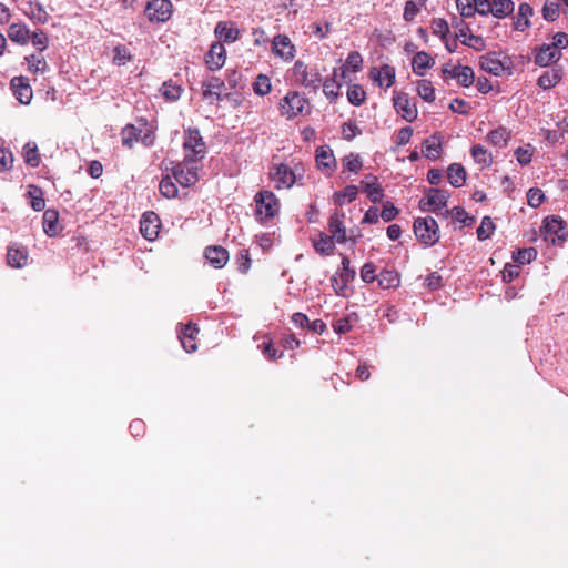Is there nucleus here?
Returning a JSON list of instances; mask_svg holds the SVG:
<instances>
[{
    "label": "nucleus",
    "mask_w": 568,
    "mask_h": 568,
    "mask_svg": "<svg viewBox=\"0 0 568 568\" xmlns=\"http://www.w3.org/2000/svg\"><path fill=\"white\" fill-rule=\"evenodd\" d=\"M160 229L159 216L154 212H146L140 222V232L144 239L153 241L156 239Z\"/></svg>",
    "instance_id": "15"
},
{
    "label": "nucleus",
    "mask_w": 568,
    "mask_h": 568,
    "mask_svg": "<svg viewBox=\"0 0 568 568\" xmlns=\"http://www.w3.org/2000/svg\"><path fill=\"white\" fill-rule=\"evenodd\" d=\"M215 34L220 40L225 42H234L237 40L240 31L233 24L227 22H219L215 27Z\"/></svg>",
    "instance_id": "28"
},
{
    "label": "nucleus",
    "mask_w": 568,
    "mask_h": 568,
    "mask_svg": "<svg viewBox=\"0 0 568 568\" xmlns=\"http://www.w3.org/2000/svg\"><path fill=\"white\" fill-rule=\"evenodd\" d=\"M159 189L161 194L168 199H173L178 194V187L169 175L161 180Z\"/></svg>",
    "instance_id": "46"
},
{
    "label": "nucleus",
    "mask_w": 568,
    "mask_h": 568,
    "mask_svg": "<svg viewBox=\"0 0 568 568\" xmlns=\"http://www.w3.org/2000/svg\"><path fill=\"white\" fill-rule=\"evenodd\" d=\"M545 200V195L541 190L537 187H531L527 192V203L531 207H538Z\"/></svg>",
    "instance_id": "59"
},
{
    "label": "nucleus",
    "mask_w": 568,
    "mask_h": 568,
    "mask_svg": "<svg viewBox=\"0 0 568 568\" xmlns=\"http://www.w3.org/2000/svg\"><path fill=\"white\" fill-rule=\"evenodd\" d=\"M394 106L406 121L413 122L417 118V108L410 103L408 95L403 92H396L393 98Z\"/></svg>",
    "instance_id": "12"
},
{
    "label": "nucleus",
    "mask_w": 568,
    "mask_h": 568,
    "mask_svg": "<svg viewBox=\"0 0 568 568\" xmlns=\"http://www.w3.org/2000/svg\"><path fill=\"white\" fill-rule=\"evenodd\" d=\"M273 52L275 55L287 61L294 58L295 47L287 36L277 34L273 39Z\"/></svg>",
    "instance_id": "16"
},
{
    "label": "nucleus",
    "mask_w": 568,
    "mask_h": 568,
    "mask_svg": "<svg viewBox=\"0 0 568 568\" xmlns=\"http://www.w3.org/2000/svg\"><path fill=\"white\" fill-rule=\"evenodd\" d=\"M369 77L373 81L377 82L379 87L389 88L395 82V68L389 64H384L379 69L372 68Z\"/></svg>",
    "instance_id": "17"
},
{
    "label": "nucleus",
    "mask_w": 568,
    "mask_h": 568,
    "mask_svg": "<svg viewBox=\"0 0 568 568\" xmlns=\"http://www.w3.org/2000/svg\"><path fill=\"white\" fill-rule=\"evenodd\" d=\"M271 80L265 74H258L253 83V91L255 94L264 97L271 91Z\"/></svg>",
    "instance_id": "43"
},
{
    "label": "nucleus",
    "mask_w": 568,
    "mask_h": 568,
    "mask_svg": "<svg viewBox=\"0 0 568 568\" xmlns=\"http://www.w3.org/2000/svg\"><path fill=\"white\" fill-rule=\"evenodd\" d=\"M534 146L530 144L526 146H520L515 150V156L516 160L520 165H527L531 162L532 154H534Z\"/></svg>",
    "instance_id": "48"
},
{
    "label": "nucleus",
    "mask_w": 568,
    "mask_h": 568,
    "mask_svg": "<svg viewBox=\"0 0 568 568\" xmlns=\"http://www.w3.org/2000/svg\"><path fill=\"white\" fill-rule=\"evenodd\" d=\"M423 4H424L423 0H418V3L415 0L407 1L405 3L404 14H403L404 19L406 21H413L419 11V7H422Z\"/></svg>",
    "instance_id": "55"
},
{
    "label": "nucleus",
    "mask_w": 568,
    "mask_h": 568,
    "mask_svg": "<svg viewBox=\"0 0 568 568\" xmlns=\"http://www.w3.org/2000/svg\"><path fill=\"white\" fill-rule=\"evenodd\" d=\"M11 89L13 91L17 100L22 104H29L33 97L32 88L29 83L28 78L24 77H14L10 82Z\"/></svg>",
    "instance_id": "14"
},
{
    "label": "nucleus",
    "mask_w": 568,
    "mask_h": 568,
    "mask_svg": "<svg viewBox=\"0 0 568 568\" xmlns=\"http://www.w3.org/2000/svg\"><path fill=\"white\" fill-rule=\"evenodd\" d=\"M292 74L294 80L305 88L317 89L322 82V77L316 68H310L303 61L294 63Z\"/></svg>",
    "instance_id": "4"
},
{
    "label": "nucleus",
    "mask_w": 568,
    "mask_h": 568,
    "mask_svg": "<svg viewBox=\"0 0 568 568\" xmlns=\"http://www.w3.org/2000/svg\"><path fill=\"white\" fill-rule=\"evenodd\" d=\"M29 196L31 197V206L34 211H42L44 209V199L42 196V191L41 189L34 186V185H31L29 187Z\"/></svg>",
    "instance_id": "47"
},
{
    "label": "nucleus",
    "mask_w": 568,
    "mask_h": 568,
    "mask_svg": "<svg viewBox=\"0 0 568 568\" xmlns=\"http://www.w3.org/2000/svg\"><path fill=\"white\" fill-rule=\"evenodd\" d=\"M203 98L210 103L219 102L223 99V92L226 90L225 82L217 77H210L202 83Z\"/></svg>",
    "instance_id": "11"
},
{
    "label": "nucleus",
    "mask_w": 568,
    "mask_h": 568,
    "mask_svg": "<svg viewBox=\"0 0 568 568\" xmlns=\"http://www.w3.org/2000/svg\"><path fill=\"white\" fill-rule=\"evenodd\" d=\"M22 155L26 164L31 168H37L40 164V154L36 142H28L22 149Z\"/></svg>",
    "instance_id": "35"
},
{
    "label": "nucleus",
    "mask_w": 568,
    "mask_h": 568,
    "mask_svg": "<svg viewBox=\"0 0 568 568\" xmlns=\"http://www.w3.org/2000/svg\"><path fill=\"white\" fill-rule=\"evenodd\" d=\"M366 93L358 84H353L347 90V99L353 105H361L365 101Z\"/></svg>",
    "instance_id": "44"
},
{
    "label": "nucleus",
    "mask_w": 568,
    "mask_h": 568,
    "mask_svg": "<svg viewBox=\"0 0 568 568\" xmlns=\"http://www.w3.org/2000/svg\"><path fill=\"white\" fill-rule=\"evenodd\" d=\"M566 222L558 215L547 216L541 226V232L547 242L562 244L566 240Z\"/></svg>",
    "instance_id": "3"
},
{
    "label": "nucleus",
    "mask_w": 568,
    "mask_h": 568,
    "mask_svg": "<svg viewBox=\"0 0 568 568\" xmlns=\"http://www.w3.org/2000/svg\"><path fill=\"white\" fill-rule=\"evenodd\" d=\"M537 257V251L535 247L520 248L513 253V260L518 264H529Z\"/></svg>",
    "instance_id": "41"
},
{
    "label": "nucleus",
    "mask_w": 568,
    "mask_h": 568,
    "mask_svg": "<svg viewBox=\"0 0 568 568\" xmlns=\"http://www.w3.org/2000/svg\"><path fill=\"white\" fill-rule=\"evenodd\" d=\"M471 156L476 163L484 166H489L493 163L491 154L480 144H476L471 148Z\"/></svg>",
    "instance_id": "40"
},
{
    "label": "nucleus",
    "mask_w": 568,
    "mask_h": 568,
    "mask_svg": "<svg viewBox=\"0 0 568 568\" xmlns=\"http://www.w3.org/2000/svg\"><path fill=\"white\" fill-rule=\"evenodd\" d=\"M183 148L187 161H201L206 154V146L201 136L200 130L189 128L184 131Z\"/></svg>",
    "instance_id": "2"
},
{
    "label": "nucleus",
    "mask_w": 568,
    "mask_h": 568,
    "mask_svg": "<svg viewBox=\"0 0 568 568\" xmlns=\"http://www.w3.org/2000/svg\"><path fill=\"white\" fill-rule=\"evenodd\" d=\"M225 59L226 50L224 45L221 42H215L206 53L205 62L210 70H219L224 65Z\"/></svg>",
    "instance_id": "18"
},
{
    "label": "nucleus",
    "mask_w": 568,
    "mask_h": 568,
    "mask_svg": "<svg viewBox=\"0 0 568 568\" xmlns=\"http://www.w3.org/2000/svg\"><path fill=\"white\" fill-rule=\"evenodd\" d=\"M13 154L6 148H0V172L10 171L13 165Z\"/></svg>",
    "instance_id": "56"
},
{
    "label": "nucleus",
    "mask_w": 568,
    "mask_h": 568,
    "mask_svg": "<svg viewBox=\"0 0 568 568\" xmlns=\"http://www.w3.org/2000/svg\"><path fill=\"white\" fill-rule=\"evenodd\" d=\"M162 94L171 101H176L181 97L182 89L180 85H173L171 83H163L161 89Z\"/></svg>",
    "instance_id": "62"
},
{
    "label": "nucleus",
    "mask_w": 568,
    "mask_h": 568,
    "mask_svg": "<svg viewBox=\"0 0 568 568\" xmlns=\"http://www.w3.org/2000/svg\"><path fill=\"white\" fill-rule=\"evenodd\" d=\"M8 263L12 267H23L28 263V253L24 248L10 246L7 254Z\"/></svg>",
    "instance_id": "33"
},
{
    "label": "nucleus",
    "mask_w": 568,
    "mask_h": 568,
    "mask_svg": "<svg viewBox=\"0 0 568 568\" xmlns=\"http://www.w3.org/2000/svg\"><path fill=\"white\" fill-rule=\"evenodd\" d=\"M307 106V100L296 91L288 92L280 102V112L287 119H294L303 114Z\"/></svg>",
    "instance_id": "7"
},
{
    "label": "nucleus",
    "mask_w": 568,
    "mask_h": 568,
    "mask_svg": "<svg viewBox=\"0 0 568 568\" xmlns=\"http://www.w3.org/2000/svg\"><path fill=\"white\" fill-rule=\"evenodd\" d=\"M28 14L32 20L40 23H45L48 20V13L40 3L30 4V12Z\"/></svg>",
    "instance_id": "60"
},
{
    "label": "nucleus",
    "mask_w": 568,
    "mask_h": 568,
    "mask_svg": "<svg viewBox=\"0 0 568 568\" xmlns=\"http://www.w3.org/2000/svg\"><path fill=\"white\" fill-rule=\"evenodd\" d=\"M205 258L215 268H222L229 261V252L222 246H210L205 250Z\"/></svg>",
    "instance_id": "20"
},
{
    "label": "nucleus",
    "mask_w": 568,
    "mask_h": 568,
    "mask_svg": "<svg viewBox=\"0 0 568 568\" xmlns=\"http://www.w3.org/2000/svg\"><path fill=\"white\" fill-rule=\"evenodd\" d=\"M313 245L320 254L329 255L334 250V239L322 233L318 240H314Z\"/></svg>",
    "instance_id": "38"
},
{
    "label": "nucleus",
    "mask_w": 568,
    "mask_h": 568,
    "mask_svg": "<svg viewBox=\"0 0 568 568\" xmlns=\"http://www.w3.org/2000/svg\"><path fill=\"white\" fill-rule=\"evenodd\" d=\"M449 214L456 222L463 223L464 225H470L474 222V217L469 216L466 211L460 206H455L452 211L446 210L444 216L447 217Z\"/></svg>",
    "instance_id": "45"
},
{
    "label": "nucleus",
    "mask_w": 568,
    "mask_h": 568,
    "mask_svg": "<svg viewBox=\"0 0 568 568\" xmlns=\"http://www.w3.org/2000/svg\"><path fill=\"white\" fill-rule=\"evenodd\" d=\"M434 59L425 51H419L413 57L412 67L417 75H424L427 69L434 65Z\"/></svg>",
    "instance_id": "24"
},
{
    "label": "nucleus",
    "mask_w": 568,
    "mask_h": 568,
    "mask_svg": "<svg viewBox=\"0 0 568 568\" xmlns=\"http://www.w3.org/2000/svg\"><path fill=\"white\" fill-rule=\"evenodd\" d=\"M361 184L372 202L377 203L382 200L384 193L383 189L377 183L376 176L367 175L366 180H363Z\"/></svg>",
    "instance_id": "23"
},
{
    "label": "nucleus",
    "mask_w": 568,
    "mask_h": 568,
    "mask_svg": "<svg viewBox=\"0 0 568 568\" xmlns=\"http://www.w3.org/2000/svg\"><path fill=\"white\" fill-rule=\"evenodd\" d=\"M448 181L454 187H460L466 182V170L459 163H453L447 170Z\"/></svg>",
    "instance_id": "30"
},
{
    "label": "nucleus",
    "mask_w": 568,
    "mask_h": 568,
    "mask_svg": "<svg viewBox=\"0 0 568 568\" xmlns=\"http://www.w3.org/2000/svg\"><path fill=\"white\" fill-rule=\"evenodd\" d=\"M457 81L463 87H470L475 80L474 71L470 67H460L458 74H457Z\"/></svg>",
    "instance_id": "52"
},
{
    "label": "nucleus",
    "mask_w": 568,
    "mask_h": 568,
    "mask_svg": "<svg viewBox=\"0 0 568 568\" xmlns=\"http://www.w3.org/2000/svg\"><path fill=\"white\" fill-rule=\"evenodd\" d=\"M356 272L351 267V261L347 256L343 255L342 257V267L338 271V276L342 282V287L346 286L347 283L352 282L355 278Z\"/></svg>",
    "instance_id": "39"
},
{
    "label": "nucleus",
    "mask_w": 568,
    "mask_h": 568,
    "mask_svg": "<svg viewBox=\"0 0 568 568\" xmlns=\"http://www.w3.org/2000/svg\"><path fill=\"white\" fill-rule=\"evenodd\" d=\"M417 92L418 95L427 102H433L436 98L435 89L428 80H420L417 82Z\"/></svg>",
    "instance_id": "42"
},
{
    "label": "nucleus",
    "mask_w": 568,
    "mask_h": 568,
    "mask_svg": "<svg viewBox=\"0 0 568 568\" xmlns=\"http://www.w3.org/2000/svg\"><path fill=\"white\" fill-rule=\"evenodd\" d=\"M29 70L37 73V72H44L47 68L45 60L37 54H32L27 58Z\"/></svg>",
    "instance_id": "58"
},
{
    "label": "nucleus",
    "mask_w": 568,
    "mask_h": 568,
    "mask_svg": "<svg viewBox=\"0 0 568 568\" xmlns=\"http://www.w3.org/2000/svg\"><path fill=\"white\" fill-rule=\"evenodd\" d=\"M399 282L400 280L398 274L393 270H383L377 275L378 286L382 287L383 290L397 287L399 285Z\"/></svg>",
    "instance_id": "32"
},
{
    "label": "nucleus",
    "mask_w": 568,
    "mask_h": 568,
    "mask_svg": "<svg viewBox=\"0 0 568 568\" xmlns=\"http://www.w3.org/2000/svg\"><path fill=\"white\" fill-rule=\"evenodd\" d=\"M358 187L356 185H347L343 191L334 194V202L336 205L342 206L346 201L352 202L356 199Z\"/></svg>",
    "instance_id": "37"
},
{
    "label": "nucleus",
    "mask_w": 568,
    "mask_h": 568,
    "mask_svg": "<svg viewBox=\"0 0 568 568\" xmlns=\"http://www.w3.org/2000/svg\"><path fill=\"white\" fill-rule=\"evenodd\" d=\"M43 230L47 235L55 236L59 231V213L55 210H47L43 213Z\"/></svg>",
    "instance_id": "26"
},
{
    "label": "nucleus",
    "mask_w": 568,
    "mask_h": 568,
    "mask_svg": "<svg viewBox=\"0 0 568 568\" xmlns=\"http://www.w3.org/2000/svg\"><path fill=\"white\" fill-rule=\"evenodd\" d=\"M361 278L365 283L377 281L376 267L373 263H365L361 270Z\"/></svg>",
    "instance_id": "63"
},
{
    "label": "nucleus",
    "mask_w": 568,
    "mask_h": 568,
    "mask_svg": "<svg viewBox=\"0 0 568 568\" xmlns=\"http://www.w3.org/2000/svg\"><path fill=\"white\" fill-rule=\"evenodd\" d=\"M8 37L13 42L26 44L30 39V31L23 23H12L9 27Z\"/></svg>",
    "instance_id": "29"
},
{
    "label": "nucleus",
    "mask_w": 568,
    "mask_h": 568,
    "mask_svg": "<svg viewBox=\"0 0 568 568\" xmlns=\"http://www.w3.org/2000/svg\"><path fill=\"white\" fill-rule=\"evenodd\" d=\"M449 192L442 189H429L426 196L419 201L422 211H430L437 215H443L442 210L447 206Z\"/></svg>",
    "instance_id": "6"
},
{
    "label": "nucleus",
    "mask_w": 568,
    "mask_h": 568,
    "mask_svg": "<svg viewBox=\"0 0 568 568\" xmlns=\"http://www.w3.org/2000/svg\"><path fill=\"white\" fill-rule=\"evenodd\" d=\"M343 165L347 171L358 173L363 166V162L358 154L351 153L343 159Z\"/></svg>",
    "instance_id": "50"
},
{
    "label": "nucleus",
    "mask_w": 568,
    "mask_h": 568,
    "mask_svg": "<svg viewBox=\"0 0 568 568\" xmlns=\"http://www.w3.org/2000/svg\"><path fill=\"white\" fill-rule=\"evenodd\" d=\"M145 14L151 22H165L172 16L170 0H151L145 8Z\"/></svg>",
    "instance_id": "10"
},
{
    "label": "nucleus",
    "mask_w": 568,
    "mask_h": 568,
    "mask_svg": "<svg viewBox=\"0 0 568 568\" xmlns=\"http://www.w3.org/2000/svg\"><path fill=\"white\" fill-rule=\"evenodd\" d=\"M199 333V329L191 325V324H187L186 326H184L179 335V338L181 341V344L183 346V348L187 352V353H192V352H195L196 351V344H187V338L191 339V341H194L195 339V335Z\"/></svg>",
    "instance_id": "36"
},
{
    "label": "nucleus",
    "mask_w": 568,
    "mask_h": 568,
    "mask_svg": "<svg viewBox=\"0 0 568 568\" xmlns=\"http://www.w3.org/2000/svg\"><path fill=\"white\" fill-rule=\"evenodd\" d=\"M494 229H495V225H494L491 219L488 217V216H485L481 220V223H480V225L478 226V229L476 231L478 240L479 241H485V240L489 239V236L493 233Z\"/></svg>",
    "instance_id": "49"
},
{
    "label": "nucleus",
    "mask_w": 568,
    "mask_h": 568,
    "mask_svg": "<svg viewBox=\"0 0 568 568\" xmlns=\"http://www.w3.org/2000/svg\"><path fill=\"white\" fill-rule=\"evenodd\" d=\"M256 215L261 219L274 217L278 210L280 203L275 194L268 190L260 191L255 197Z\"/></svg>",
    "instance_id": "5"
},
{
    "label": "nucleus",
    "mask_w": 568,
    "mask_h": 568,
    "mask_svg": "<svg viewBox=\"0 0 568 568\" xmlns=\"http://www.w3.org/2000/svg\"><path fill=\"white\" fill-rule=\"evenodd\" d=\"M134 142H141L145 146H151L154 143V134L151 130H141L134 125H126L122 133V143L124 146L131 149Z\"/></svg>",
    "instance_id": "9"
},
{
    "label": "nucleus",
    "mask_w": 568,
    "mask_h": 568,
    "mask_svg": "<svg viewBox=\"0 0 568 568\" xmlns=\"http://www.w3.org/2000/svg\"><path fill=\"white\" fill-rule=\"evenodd\" d=\"M196 162L184 158L183 162L173 168V176L180 185L189 187L199 181V168L194 164Z\"/></svg>",
    "instance_id": "8"
},
{
    "label": "nucleus",
    "mask_w": 568,
    "mask_h": 568,
    "mask_svg": "<svg viewBox=\"0 0 568 568\" xmlns=\"http://www.w3.org/2000/svg\"><path fill=\"white\" fill-rule=\"evenodd\" d=\"M339 84L335 79H326L323 82V92L331 101H334L338 97Z\"/></svg>",
    "instance_id": "54"
},
{
    "label": "nucleus",
    "mask_w": 568,
    "mask_h": 568,
    "mask_svg": "<svg viewBox=\"0 0 568 568\" xmlns=\"http://www.w3.org/2000/svg\"><path fill=\"white\" fill-rule=\"evenodd\" d=\"M316 164L320 170L332 171L336 165L332 150L325 146L318 148L316 151Z\"/></svg>",
    "instance_id": "27"
},
{
    "label": "nucleus",
    "mask_w": 568,
    "mask_h": 568,
    "mask_svg": "<svg viewBox=\"0 0 568 568\" xmlns=\"http://www.w3.org/2000/svg\"><path fill=\"white\" fill-rule=\"evenodd\" d=\"M560 58L561 52L559 50L551 48L549 44H542L535 57V62L538 65L546 67Z\"/></svg>",
    "instance_id": "22"
},
{
    "label": "nucleus",
    "mask_w": 568,
    "mask_h": 568,
    "mask_svg": "<svg viewBox=\"0 0 568 568\" xmlns=\"http://www.w3.org/2000/svg\"><path fill=\"white\" fill-rule=\"evenodd\" d=\"M346 65L351 68L354 72H358L363 65V58L358 51L349 52L346 59Z\"/></svg>",
    "instance_id": "64"
},
{
    "label": "nucleus",
    "mask_w": 568,
    "mask_h": 568,
    "mask_svg": "<svg viewBox=\"0 0 568 568\" xmlns=\"http://www.w3.org/2000/svg\"><path fill=\"white\" fill-rule=\"evenodd\" d=\"M442 152V140L437 135L427 138L422 148V153L425 158L436 160L439 158Z\"/></svg>",
    "instance_id": "25"
},
{
    "label": "nucleus",
    "mask_w": 568,
    "mask_h": 568,
    "mask_svg": "<svg viewBox=\"0 0 568 568\" xmlns=\"http://www.w3.org/2000/svg\"><path fill=\"white\" fill-rule=\"evenodd\" d=\"M344 213L334 212L329 217L328 229L332 237L337 243H344L346 241V229L343 223Z\"/></svg>",
    "instance_id": "19"
},
{
    "label": "nucleus",
    "mask_w": 568,
    "mask_h": 568,
    "mask_svg": "<svg viewBox=\"0 0 568 568\" xmlns=\"http://www.w3.org/2000/svg\"><path fill=\"white\" fill-rule=\"evenodd\" d=\"M559 16V4L552 1H546L542 8V17L547 21H555Z\"/></svg>",
    "instance_id": "57"
},
{
    "label": "nucleus",
    "mask_w": 568,
    "mask_h": 568,
    "mask_svg": "<svg viewBox=\"0 0 568 568\" xmlns=\"http://www.w3.org/2000/svg\"><path fill=\"white\" fill-rule=\"evenodd\" d=\"M456 7L464 18H470L476 12L473 0H456Z\"/></svg>",
    "instance_id": "61"
},
{
    "label": "nucleus",
    "mask_w": 568,
    "mask_h": 568,
    "mask_svg": "<svg viewBox=\"0 0 568 568\" xmlns=\"http://www.w3.org/2000/svg\"><path fill=\"white\" fill-rule=\"evenodd\" d=\"M271 179L275 182L277 189H290L296 182L294 171L285 164L275 165L271 172Z\"/></svg>",
    "instance_id": "13"
},
{
    "label": "nucleus",
    "mask_w": 568,
    "mask_h": 568,
    "mask_svg": "<svg viewBox=\"0 0 568 568\" xmlns=\"http://www.w3.org/2000/svg\"><path fill=\"white\" fill-rule=\"evenodd\" d=\"M509 139L510 132L504 126L490 131L487 135V141L497 148L506 146Z\"/></svg>",
    "instance_id": "34"
},
{
    "label": "nucleus",
    "mask_w": 568,
    "mask_h": 568,
    "mask_svg": "<svg viewBox=\"0 0 568 568\" xmlns=\"http://www.w3.org/2000/svg\"><path fill=\"white\" fill-rule=\"evenodd\" d=\"M491 13L495 18L503 19L514 12L515 4L511 0H493L491 1Z\"/></svg>",
    "instance_id": "31"
},
{
    "label": "nucleus",
    "mask_w": 568,
    "mask_h": 568,
    "mask_svg": "<svg viewBox=\"0 0 568 568\" xmlns=\"http://www.w3.org/2000/svg\"><path fill=\"white\" fill-rule=\"evenodd\" d=\"M413 227L416 237L423 244L432 246L439 241V227L434 217H417Z\"/></svg>",
    "instance_id": "1"
},
{
    "label": "nucleus",
    "mask_w": 568,
    "mask_h": 568,
    "mask_svg": "<svg viewBox=\"0 0 568 568\" xmlns=\"http://www.w3.org/2000/svg\"><path fill=\"white\" fill-rule=\"evenodd\" d=\"M480 68L494 75H500L505 71L504 63L498 59L495 52H489L480 58Z\"/></svg>",
    "instance_id": "21"
},
{
    "label": "nucleus",
    "mask_w": 568,
    "mask_h": 568,
    "mask_svg": "<svg viewBox=\"0 0 568 568\" xmlns=\"http://www.w3.org/2000/svg\"><path fill=\"white\" fill-rule=\"evenodd\" d=\"M560 80L557 72H545L538 78V85L542 89L554 88Z\"/></svg>",
    "instance_id": "53"
},
{
    "label": "nucleus",
    "mask_w": 568,
    "mask_h": 568,
    "mask_svg": "<svg viewBox=\"0 0 568 568\" xmlns=\"http://www.w3.org/2000/svg\"><path fill=\"white\" fill-rule=\"evenodd\" d=\"M113 53V63L116 65H124L132 59L130 51L124 45L115 47Z\"/></svg>",
    "instance_id": "51"
}]
</instances>
